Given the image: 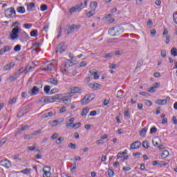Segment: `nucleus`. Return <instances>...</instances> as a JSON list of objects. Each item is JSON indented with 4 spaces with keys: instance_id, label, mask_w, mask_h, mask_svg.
I'll use <instances>...</instances> for the list:
<instances>
[{
    "instance_id": "1",
    "label": "nucleus",
    "mask_w": 177,
    "mask_h": 177,
    "mask_svg": "<svg viewBox=\"0 0 177 177\" xmlns=\"http://www.w3.org/2000/svg\"><path fill=\"white\" fill-rule=\"evenodd\" d=\"M124 32V28L122 26H115L112 27L109 30V34L111 35V37H118V35H121Z\"/></svg>"
},
{
    "instance_id": "2",
    "label": "nucleus",
    "mask_w": 177,
    "mask_h": 177,
    "mask_svg": "<svg viewBox=\"0 0 177 177\" xmlns=\"http://www.w3.org/2000/svg\"><path fill=\"white\" fill-rule=\"evenodd\" d=\"M73 64H74L73 62H71L69 59L66 60L61 66L62 71H64L66 73V71H67V69L70 68V67H71V66H73Z\"/></svg>"
},
{
    "instance_id": "3",
    "label": "nucleus",
    "mask_w": 177,
    "mask_h": 177,
    "mask_svg": "<svg viewBox=\"0 0 177 177\" xmlns=\"http://www.w3.org/2000/svg\"><path fill=\"white\" fill-rule=\"evenodd\" d=\"M95 99V95L88 94L86 95L82 100V104H88L90 102H92Z\"/></svg>"
},
{
    "instance_id": "4",
    "label": "nucleus",
    "mask_w": 177,
    "mask_h": 177,
    "mask_svg": "<svg viewBox=\"0 0 177 177\" xmlns=\"http://www.w3.org/2000/svg\"><path fill=\"white\" fill-rule=\"evenodd\" d=\"M19 31H20V28H14L12 30L11 33L10 35V39H12V41H15V39H17L19 38Z\"/></svg>"
},
{
    "instance_id": "5",
    "label": "nucleus",
    "mask_w": 177,
    "mask_h": 177,
    "mask_svg": "<svg viewBox=\"0 0 177 177\" xmlns=\"http://www.w3.org/2000/svg\"><path fill=\"white\" fill-rule=\"evenodd\" d=\"M5 15L6 17L12 18L13 17L12 15H16V10L13 7L9 8L5 11Z\"/></svg>"
},
{
    "instance_id": "6",
    "label": "nucleus",
    "mask_w": 177,
    "mask_h": 177,
    "mask_svg": "<svg viewBox=\"0 0 177 177\" xmlns=\"http://www.w3.org/2000/svg\"><path fill=\"white\" fill-rule=\"evenodd\" d=\"M42 88V84H40L39 87L33 86L32 88L28 92L30 96H34L35 95H38L39 93V88Z\"/></svg>"
},
{
    "instance_id": "7",
    "label": "nucleus",
    "mask_w": 177,
    "mask_h": 177,
    "mask_svg": "<svg viewBox=\"0 0 177 177\" xmlns=\"http://www.w3.org/2000/svg\"><path fill=\"white\" fill-rule=\"evenodd\" d=\"M84 9V3H80V4L76 5L75 6L70 9V13H74V12H80V10Z\"/></svg>"
},
{
    "instance_id": "8",
    "label": "nucleus",
    "mask_w": 177,
    "mask_h": 177,
    "mask_svg": "<svg viewBox=\"0 0 177 177\" xmlns=\"http://www.w3.org/2000/svg\"><path fill=\"white\" fill-rule=\"evenodd\" d=\"M81 88L74 86L71 88V92L68 93L70 95V96L73 97L74 95H77V93H81Z\"/></svg>"
},
{
    "instance_id": "9",
    "label": "nucleus",
    "mask_w": 177,
    "mask_h": 177,
    "mask_svg": "<svg viewBox=\"0 0 177 177\" xmlns=\"http://www.w3.org/2000/svg\"><path fill=\"white\" fill-rule=\"evenodd\" d=\"M64 32L67 34V35H70V34H73L74 32V24L70 26L67 25L64 28Z\"/></svg>"
},
{
    "instance_id": "10",
    "label": "nucleus",
    "mask_w": 177,
    "mask_h": 177,
    "mask_svg": "<svg viewBox=\"0 0 177 177\" xmlns=\"http://www.w3.org/2000/svg\"><path fill=\"white\" fill-rule=\"evenodd\" d=\"M66 49H67V47L64 46V43H61L57 47L56 53H63V52L66 51Z\"/></svg>"
},
{
    "instance_id": "11",
    "label": "nucleus",
    "mask_w": 177,
    "mask_h": 177,
    "mask_svg": "<svg viewBox=\"0 0 177 177\" xmlns=\"http://www.w3.org/2000/svg\"><path fill=\"white\" fill-rule=\"evenodd\" d=\"M88 86L93 89V91H99V89H102V86L98 83H90Z\"/></svg>"
},
{
    "instance_id": "12",
    "label": "nucleus",
    "mask_w": 177,
    "mask_h": 177,
    "mask_svg": "<svg viewBox=\"0 0 177 177\" xmlns=\"http://www.w3.org/2000/svg\"><path fill=\"white\" fill-rule=\"evenodd\" d=\"M66 95V96L62 97V102L64 104H70L71 103V97H73L70 96L68 93Z\"/></svg>"
},
{
    "instance_id": "13",
    "label": "nucleus",
    "mask_w": 177,
    "mask_h": 177,
    "mask_svg": "<svg viewBox=\"0 0 177 177\" xmlns=\"http://www.w3.org/2000/svg\"><path fill=\"white\" fill-rule=\"evenodd\" d=\"M10 50H12V46H5L3 48L0 49V55H3V53H6V52H10Z\"/></svg>"
},
{
    "instance_id": "14",
    "label": "nucleus",
    "mask_w": 177,
    "mask_h": 177,
    "mask_svg": "<svg viewBox=\"0 0 177 177\" xmlns=\"http://www.w3.org/2000/svg\"><path fill=\"white\" fill-rule=\"evenodd\" d=\"M152 143L155 147H158V145L161 143V139L158 137H155L154 139L152 140Z\"/></svg>"
},
{
    "instance_id": "15",
    "label": "nucleus",
    "mask_w": 177,
    "mask_h": 177,
    "mask_svg": "<svg viewBox=\"0 0 177 177\" xmlns=\"http://www.w3.org/2000/svg\"><path fill=\"white\" fill-rule=\"evenodd\" d=\"M1 164L3 167H5L6 168H10V167H12L10 162L8 160H1Z\"/></svg>"
},
{
    "instance_id": "16",
    "label": "nucleus",
    "mask_w": 177,
    "mask_h": 177,
    "mask_svg": "<svg viewBox=\"0 0 177 177\" xmlns=\"http://www.w3.org/2000/svg\"><path fill=\"white\" fill-rule=\"evenodd\" d=\"M142 143H140V141H136L131 145L130 147L131 149H139Z\"/></svg>"
},
{
    "instance_id": "17",
    "label": "nucleus",
    "mask_w": 177,
    "mask_h": 177,
    "mask_svg": "<svg viewBox=\"0 0 177 177\" xmlns=\"http://www.w3.org/2000/svg\"><path fill=\"white\" fill-rule=\"evenodd\" d=\"M55 68V65L53 64L50 63L47 65L46 68H43L44 71H53V69Z\"/></svg>"
},
{
    "instance_id": "18",
    "label": "nucleus",
    "mask_w": 177,
    "mask_h": 177,
    "mask_svg": "<svg viewBox=\"0 0 177 177\" xmlns=\"http://www.w3.org/2000/svg\"><path fill=\"white\" fill-rule=\"evenodd\" d=\"M74 120H75L74 118H71L66 122V127L67 128H72L73 125L74 124Z\"/></svg>"
},
{
    "instance_id": "19",
    "label": "nucleus",
    "mask_w": 177,
    "mask_h": 177,
    "mask_svg": "<svg viewBox=\"0 0 177 177\" xmlns=\"http://www.w3.org/2000/svg\"><path fill=\"white\" fill-rule=\"evenodd\" d=\"M20 77V73H15L13 75H11L9 77V81L10 82H12V81L16 80L17 79H18Z\"/></svg>"
},
{
    "instance_id": "20",
    "label": "nucleus",
    "mask_w": 177,
    "mask_h": 177,
    "mask_svg": "<svg viewBox=\"0 0 177 177\" xmlns=\"http://www.w3.org/2000/svg\"><path fill=\"white\" fill-rule=\"evenodd\" d=\"M63 122V120H61V121L59 120H53L52 122H49V124L50 127H57L59 124H62Z\"/></svg>"
},
{
    "instance_id": "21",
    "label": "nucleus",
    "mask_w": 177,
    "mask_h": 177,
    "mask_svg": "<svg viewBox=\"0 0 177 177\" xmlns=\"http://www.w3.org/2000/svg\"><path fill=\"white\" fill-rule=\"evenodd\" d=\"M13 67H15V63L10 62L3 66V71H7V70H10L11 68H13Z\"/></svg>"
},
{
    "instance_id": "22",
    "label": "nucleus",
    "mask_w": 177,
    "mask_h": 177,
    "mask_svg": "<svg viewBox=\"0 0 177 177\" xmlns=\"http://www.w3.org/2000/svg\"><path fill=\"white\" fill-rule=\"evenodd\" d=\"M45 168H48L47 166H44L43 168V177H50V169L48 171L45 170Z\"/></svg>"
},
{
    "instance_id": "23",
    "label": "nucleus",
    "mask_w": 177,
    "mask_h": 177,
    "mask_svg": "<svg viewBox=\"0 0 177 177\" xmlns=\"http://www.w3.org/2000/svg\"><path fill=\"white\" fill-rule=\"evenodd\" d=\"M35 9V3H30L29 5L27 6V10L32 11Z\"/></svg>"
},
{
    "instance_id": "24",
    "label": "nucleus",
    "mask_w": 177,
    "mask_h": 177,
    "mask_svg": "<svg viewBox=\"0 0 177 177\" xmlns=\"http://www.w3.org/2000/svg\"><path fill=\"white\" fill-rule=\"evenodd\" d=\"M49 82L53 85H57V84H59V80H57V79L55 77H52V78H50Z\"/></svg>"
},
{
    "instance_id": "25",
    "label": "nucleus",
    "mask_w": 177,
    "mask_h": 177,
    "mask_svg": "<svg viewBox=\"0 0 177 177\" xmlns=\"http://www.w3.org/2000/svg\"><path fill=\"white\" fill-rule=\"evenodd\" d=\"M90 8L92 9V10H96V8H97V3L96 1L91 2Z\"/></svg>"
},
{
    "instance_id": "26",
    "label": "nucleus",
    "mask_w": 177,
    "mask_h": 177,
    "mask_svg": "<svg viewBox=\"0 0 177 177\" xmlns=\"http://www.w3.org/2000/svg\"><path fill=\"white\" fill-rule=\"evenodd\" d=\"M88 113H89V108L88 107L84 108L82 111L81 115L84 117Z\"/></svg>"
},
{
    "instance_id": "27",
    "label": "nucleus",
    "mask_w": 177,
    "mask_h": 177,
    "mask_svg": "<svg viewBox=\"0 0 177 177\" xmlns=\"http://www.w3.org/2000/svg\"><path fill=\"white\" fill-rule=\"evenodd\" d=\"M147 133V128L145 127L140 131V136L142 138L146 136V133Z\"/></svg>"
},
{
    "instance_id": "28",
    "label": "nucleus",
    "mask_w": 177,
    "mask_h": 177,
    "mask_svg": "<svg viewBox=\"0 0 177 177\" xmlns=\"http://www.w3.org/2000/svg\"><path fill=\"white\" fill-rule=\"evenodd\" d=\"M17 11L21 14L26 13V8L24 6H19L17 8Z\"/></svg>"
},
{
    "instance_id": "29",
    "label": "nucleus",
    "mask_w": 177,
    "mask_h": 177,
    "mask_svg": "<svg viewBox=\"0 0 177 177\" xmlns=\"http://www.w3.org/2000/svg\"><path fill=\"white\" fill-rule=\"evenodd\" d=\"M89 73L91 74V75H93L94 77V80H99V75H97V72L89 71Z\"/></svg>"
},
{
    "instance_id": "30",
    "label": "nucleus",
    "mask_w": 177,
    "mask_h": 177,
    "mask_svg": "<svg viewBox=\"0 0 177 177\" xmlns=\"http://www.w3.org/2000/svg\"><path fill=\"white\" fill-rule=\"evenodd\" d=\"M156 104H159V105L167 104V100H158L156 101Z\"/></svg>"
},
{
    "instance_id": "31",
    "label": "nucleus",
    "mask_w": 177,
    "mask_h": 177,
    "mask_svg": "<svg viewBox=\"0 0 177 177\" xmlns=\"http://www.w3.org/2000/svg\"><path fill=\"white\" fill-rule=\"evenodd\" d=\"M167 156H169V152H168L167 150H164L161 154V157H162V158H167Z\"/></svg>"
},
{
    "instance_id": "32",
    "label": "nucleus",
    "mask_w": 177,
    "mask_h": 177,
    "mask_svg": "<svg viewBox=\"0 0 177 177\" xmlns=\"http://www.w3.org/2000/svg\"><path fill=\"white\" fill-rule=\"evenodd\" d=\"M30 37H38V30H32L30 32Z\"/></svg>"
},
{
    "instance_id": "33",
    "label": "nucleus",
    "mask_w": 177,
    "mask_h": 177,
    "mask_svg": "<svg viewBox=\"0 0 177 177\" xmlns=\"http://www.w3.org/2000/svg\"><path fill=\"white\" fill-rule=\"evenodd\" d=\"M124 114L125 118H127V120H129V118H131V113H129V111L124 110Z\"/></svg>"
},
{
    "instance_id": "34",
    "label": "nucleus",
    "mask_w": 177,
    "mask_h": 177,
    "mask_svg": "<svg viewBox=\"0 0 177 177\" xmlns=\"http://www.w3.org/2000/svg\"><path fill=\"white\" fill-rule=\"evenodd\" d=\"M64 140V138L63 137H59L55 141L56 145H61L62 142Z\"/></svg>"
},
{
    "instance_id": "35",
    "label": "nucleus",
    "mask_w": 177,
    "mask_h": 177,
    "mask_svg": "<svg viewBox=\"0 0 177 177\" xmlns=\"http://www.w3.org/2000/svg\"><path fill=\"white\" fill-rule=\"evenodd\" d=\"M171 55H172V56H177V49L176 48H172L171 49Z\"/></svg>"
},
{
    "instance_id": "36",
    "label": "nucleus",
    "mask_w": 177,
    "mask_h": 177,
    "mask_svg": "<svg viewBox=\"0 0 177 177\" xmlns=\"http://www.w3.org/2000/svg\"><path fill=\"white\" fill-rule=\"evenodd\" d=\"M142 146L145 149H149L150 147V145H149V141L145 140L142 142Z\"/></svg>"
},
{
    "instance_id": "37",
    "label": "nucleus",
    "mask_w": 177,
    "mask_h": 177,
    "mask_svg": "<svg viewBox=\"0 0 177 177\" xmlns=\"http://www.w3.org/2000/svg\"><path fill=\"white\" fill-rule=\"evenodd\" d=\"M143 102L146 106H148V107H150L153 104V102L150 100H144Z\"/></svg>"
},
{
    "instance_id": "38",
    "label": "nucleus",
    "mask_w": 177,
    "mask_h": 177,
    "mask_svg": "<svg viewBox=\"0 0 177 177\" xmlns=\"http://www.w3.org/2000/svg\"><path fill=\"white\" fill-rule=\"evenodd\" d=\"M68 147H69V149H72V150H75V149H77V145L74 143H69L68 145Z\"/></svg>"
},
{
    "instance_id": "39",
    "label": "nucleus",
    "mask_w": 177,
    "mask_h": 177,
    "mask_svg": "<svg viewBox=\"0 0 177 177\" xmlns=\"http://www.w3.org/2000/svg\"><path fill=\"white\" fill-rule=\"evenodd\" d=\"M53 112H48V113L44 114L41 118H48V117H53Z\"/></svg>"
},
{
    "instance_id": "40",
    "label": "nucleus",
    "mask_w": 177,
    "mask_h": 177,
    "mask_svg": "<svg viewBox=\"0 0 177 177\" xmlns=\"http://www.w3.org/2000/svg\"><path fill=\"white\" fill-rule=\"evenodd\" d=\"M21 50V46H20V44H17L14 47L15 52H20Z\"/></svg>"
},
{
    "instance_id": "41",
    "label": "nucleus",
    "mask_w": 177,
    "mask_h": 177,
    "mask_svg": "<svg viewBox=\"0 0 177 177\" xmlns=\"http://www.w3.org/2000/svg\"><path fill=\"white\" fill-rule=\"evenodd\" d=\"M7 140H8V138H2L0 141V147H2V146H3V145L6 143Z\"/></svg>"
},
{
    "instance_id": "42",
    "label": "nucleus",
    "mask_w": 177,
    "mask_h": 177,
    "mask_svg": "<svg viewBox=\"0 0 177 177\" xmlns=\"http://www.w3.org/2000/svg\"><path fill=\"white\" fill-rule=\"evenodd\" d=\"M21 172V174H25L26 175H28V174H30L31 172V169H25L22 170Z\"/></svg>"
},
{
    "instance_id": "43",
    "label": "nucleus",
    "mask_w": 177,
    "mask_h": 177,
    "mask_svg": "<svg viewBox=\"0 0 177 177\" xmlns=\"http://www.w3.org/2000/svg\"><path fill=\"white\" fill-rule=\"evenodd\" d=\"M46 9H48V6H46V4L41 5L40 10H41V12H45V10H46Z\"/></svg>"
},
{
    "instance_id": "44",
    "label": "nucleus",
    "mask_w": 177,
    "mask_h": 177,
    "mask_svg": "<svg viewBox=\"0 0 177 177\" xmlns=\"http://www.w3.org/2000/svg\"><path fill=\"white\" fill-rule=\"evenodd\" d=\"M95 15V10H91L90 12H87L86 16L87 17H91V16H93Z\"/></svg>"
},
{
    "instance_id": "45",
    "label": "nucleus",
    "mask_w": 177,
    "mask_h": 177,
    "mask_svg": "<svg viewBox=\"0 0 177 177\" xmlns=\"http://www.w3.org/2000/svg\"><path fill=\"white\" fill-rule=\"evenodd\" d=\"M49 91H50V86H44V92L48 95L49 93Z\"/></svg>"
},
{
    "instance_id": "46",
    "label": "nucleus",
    "mask_w": 177,
    "mask_h": 177,
    "mask_svg": "<svg viewBox=\"0 0 177 177\" xmlns=\"http://www.w3.org/2000/svg\"><path fill=\"white\" fill-rule=\"evenodd\" d=\"M59 97H60V95L59 94H56L54 96L50 97V100H51V102L53 100H57V99H59Z\"/></svg>"
},
{
    "instance_id": "47",
    "label": "nucleus",
    "mask_w": 177,
    "mask_h": 177,
    "mask_svg": "<svg viewBox=\"0 0 177 177\" xmlns=\"http://www.w3.org/2000/svg\"><path fill=\"white\" fill-rule=\"evenodd\" d=\"M24 27L26 28L27 30H30L32 27V24H24Z\"/></svg>"
},
{
    "instance_id": "48",
    "label": "nucleus",
    "mask_w": 177,
    "mask_h": 177,
    "mask_svg": "<svg viewBox=\"0 0 177 177\" xmlns=\"http://www.w3.org/2000/svg\"><path fill=\"white\" fill-rule=\"evenodd\" d=\"M160 56L162 57V59H165V57H167V53L165 52V50H162L160 52Z\"/></svg>"
},
{
    "instance_id": "49",
    "label": "nucleus",
    "mask_w": 177,
    "mask_h": 177,
    "mask_svg": "<svg viewBox=\"0 0 177 177\" xmlns=\"http://www.w3.org/2000/svg\"><path fill=\"white\" fill-rule=\"evenodd\" d=\"M17 100V97H13L12 99L10 100L8 103L9 104H13L16 103V101Z\"/></svg>"
},
{
    "instance_id": "50",
    "label": "nucleus",
    "mask_w": 177,
    "mask_h": 177,
    "mask_svg": "<svg viewBox=\"0 0 177 177\" xmlns=\"http://www.w3.org/2000/svg\"><path fill=\"white\" fill-rule=\"evenodd\" d=\"M19 26H20V24L18 21H15L12 26L11 27H14V28H20L19 27Z\"/></svg>"
},
{
    "instance_id": "51",
    "label": "nucleus",
    "mask_w": 177,
    "mask_h": 177,
    "mask_svg": "<svg viewBox=\"0 0 177 177\" xmlns=\"http://www.w3.org/2000/svg\"><path fill=\"white\" fill-rule=\"evenodd\" d=\"M81 127V122H77L75 124H73L72 126V128H75V129H77V128H80Z\"/></svg>"
},
{
    "instance_id": "52",
    "label": "nucleus",
    "mask_w": 177,
    "mask_h": 177,
    "mask_svg": "<svg viewBox=\"0 0 177 177\" xmlns=\"http://www.w3.org/2000/svg\"><path fill=\"white\" fill-rule=\"evenodd\" d=\"M37 149V145L34 144L32 147H28V150H30V151H34Z\"/></svg>"
},
{
    "instance_id": "53",
    "label": "nucleus",
    "mask_w": 177,
    "mask_h": 177,
    "mask_svg": "<svg viewBox=\"0 0 177 177\" xmlns=\"http://www.w3.org/2000/svg\"><path fill=\"white\" fill-rule=\"evenodd\" d=\"M173 20L176 24H177V12L173 14Z\"/></svg>"
},
{
    "instance_id": "54",
    "label": "nucleus",
    "mask_w": 177,
    "mask_h": 177,
    "mask_svg": "<svg viewBox=\"0 0 177 177\" xmlns=\"http://www.w3.org/2000/svg\"><path fill=\"white\" fill-rule=\"evenodd\" d=\"M151 37H155L156 34H157V30L156 29H151L150 31Z\"/></svg>"
},
{
    "instance_id": "55",
    "label": "nucleus",
    "mask_w": 177,
    "mask_h": 177,
    "mask_svg": "<svg viewBox=\"0 0 177 177\" xmlns=\"http://www.w3.org/2000/svg\"><path fill=\"white\" fill-rule=\"evenodd\" d=\"M122 53H124V51H123L122 50H116V51L115 52V56H120V55H122Z\"/></svg>"
},
{
    "instance_id": "56",
    "label": "nucleus",
    "mask_w": 177,
    "mask_h": 177,
    "mask_svg": "<svg viewBox=\"0 0 177 177\" xmlns=\"http://www.w3.org/2000/svg\"><path fill=\"white\" fill-rule=\"evenodd\" d=\"M108 175H109V177L114 176V171L112 169H109L108 170Z\"/></svg>"
},
{
    "instance_id": "57",
    "label": "nucleus",
    "mask_w": 177,
    "mask_h": 177,
    "mask_svg": "<svg viewBox=\"0 0 177 177\" xmlns=\"http://www.w3.org/2000/svg\"><path fill=\"white\" fill-rule=\"evenodd\" d=\"M140 95H141L142 96H145V97H149V96H150V94L147 92H140Z\"/></svg>"
},
{
    "instance_id": "58",
    "label": "nucleus",
    "mask_w": 177,
    "mask_h": 177,
    "mask_svg": "<svg viewBox=\"0 0 177 177\" xmlns=\"http://www.w3.org/2000/svg\"><path fill=\"white\" fill-rule=\"evenodd\" d=\"M156 132H157V128H156V127L151 128V129H150L151 135H153V133H156Z\"/></svg>"
},
{
    "instance_id": "59",
    "label": "nucleus",
    "mask_w": 177,
    "mask_h": 177,
    "mask_svg": "<svg viewBox=\"0 0 177 177\" xmlns=\"http://www.w3.org/2000/svg\"><path fill=\"white\" fill-rule=\"evenodd\" d=\"M42 130L39 129L38 131H36L32 133L33 136H36V135H39V133H41Z\"/></svg>"
},
{
    "instance_id": "60",
    "label": "nucleus",
    "mask_w": 177,
    "mask_h": 177,
    "mask_svg": "<svg viewBox=\"0 0 177 177\" xmlns=\"http://www.w3.org/2000/svg\"><path fill=\"white\" fill-rule=\"evenodd\" d=\"M21 132H23V131L21 130V129H19L16 133L14 134V136L16 138V136H17V135H20V133H21Z\"/></svg>"
},
{
    "instance_id": "61",
    "label": "nucleus",
    "mask_w": 177,
    "mask_h": 177,
    "mask_svg": "<svg viewBox=\"0 0 177 177\" xmlns=\"http://www.w3.org/2000/svg\"><path fill=\"white\" fill-rule=\"evenodd\" d=\"M171 121L174 125H177V119L176 116L172 117Z\"/></svg>"
},
{
    "instance_id": "62",
    "label": "nucleus",
    "mask_w": 177,
    "mask_h": 177,
    "mask_svg": "<svg viewBox=\"0 0 177 177\" xmlns=\"http://www.w3.org/2000/svg\"><path fill=\"white\" fill-rule=\"evenodd\" d=\"M140 152L133 153V156L134 157H136L137 158H139L140 157Z\"/></svg>"
},
{
    "instance_id": "63",
    "label": "nucleus",
    "mask_w": 177,
    "mask_h": 177,
    "mask_svg": "<svg viewBox=\"0 0 177 177\" xmlns=\"http://www.w3.org/2000/svg\"><path fill=\"white\" fill-rule=\"evenodd\" d=\"M122 96V90L118 91L117 93V97H121Z\"/></svg>"
},
{
    "instance_id": "64",
    "label": "nucleus",
    "mask_w": 177,
    "mask_h": 177,
    "mask_svg": "<svg viewBox=\"0 0 177 177\" xmlns=\"http://www.w3.org/2000/svg\"><path fill=\"white\" fill-rule=\"evenodd\" d=\"M41 45H42L41 43H35L33 44V48H38V46H41Z\"/></svg>"
}]
</instances>
